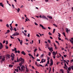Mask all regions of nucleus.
I'll return each instance as SVG.
<instances>
[{
    "instance_id": "f257e3e1",
    "label": "nucleus",
    "mask_w": 73,
    "mask_h": 73,
    "mask_svg": "<svg viewBox=\"0 0 73 73\" xmlns=\"http://www.w3.org/2000/svg\"><path fill=\"white\" fill-rule=\"evenodd\" d=\"M22 61L21 63H20L19 64L20 67L21 66L22 64L24 63V59L22 58H20L19 60H18V57L17 58V62H19V61Z\"/></svg>"
},
{
    "instance_id": "f03ea898",
    "label": "nucleus",
    "mask_w": 73,
    "mask_h": 73,
    "mask_svg": "<svg viewBox=\"0 0 73 73\" xmlns=\"http://www.w3.org/2000/svg\"><path fill=\"white\" fill-rule=\"evenodd\" d=\"M25 66L22 65V67H21V69H20V66H18L17 67V68L18 69H19V70H20L21 72H23H23H24V70H25Z\"/></svg>"
},
{
    "instance_id": "7ed1b4c3",
    "label": "nucleus",
    "mask_w": 73,
    "mask_h": 73,
    "mask_svg": "<svg viewBox=\"0 0 73 73\" xmlns=\"http://www.w3.org/2000/svg\"><path fill=\"white\" fill-rule=\"evenodd\" d=\"M71 68L72 70H73V65L72 66H70L68 68V70L69 71H70V70H71Z\"/></svg>"
},
{
    "instance_id": "20e7f679",
    "label": "nucleus",
    "mask_w": 73,
    "mask_h": 73,
    "mask_svg": "<svg viewBox=\"0 0 73 73\" xmlns=\"http://www.w3.org/2000/svg\"><path fill=\"white\" fill-rule=\"evenodd\" d=\"M69 41H70V42H71V44H73V38H71V39H69Z\"/></svg>"
},
{
    "instance_id": "39448f33",
    "label": "nucleus",
    "mask_w": 73,
    "mask_h": 73,
    "mask_svg": "<svg viewBox=\"0 0 73 73\" xmlns=\"http://www.w3.org/2000/svg\"><path fill=\"white\" fill-rule=\"evenodd\" d=\"M48 49H49V50H50V52H52L53 50H52L53 48L52 47H51V48L48 47Z\"/></svg>"
},
{
    "instance_id": "423d86ee",
    "label": "nucleus",
    "mask_w": 73,
    "mask_h": 73,
    "mask_svg": "<svg viewBox=\"0 0 73 73\" xmlns=\"http://www.w3.org/2000/svg\"><path fill=\"white\" fill-rule=\"evenodd\" d=\"M40 27H42V29H46V28H44V26L43 25H42L41 24H40Z\"/></svg>"
},
{
    "instance_id": "0eeeda50",
    "label": "nucleus",
    "mask_w": 73,
    "mask_h": 73,
    "mask_svg": "<svg viewBox=\"0 0 73 73\" xmlns=\"http://www.w3.org/2000/svg\"><path fill=\"white\" fill-rule=\"evenodd\" d=\"M21 53L22 54H23V55H26V53H25V52L24 51H22L21 52Z\"/></svg>"
},
{
    "instance_id": "6e6552de",
    "label": "nucleus",
    "mask_w": 73,
    "mask_h": 73,
    "mask_svg": "<svg viewBox=\"0 0 73 73\" xmlns=\"http://www.w3.org/2000/svg\"><path fill=\"white\" fill-rule=\"evenodd\" d=\"M14 35L15 36H18V35H19V33L17 32H15L14 33Z\"/></svg>"
},
{
    "instance_id": "1a4fd4ad",
    "label": "nucleus",
    "mask_w": 73,
    "mask_h": 73,
    "mask_svg": "<svg viewBox=\"0 0 73 73\" xmlns=\"http://www.w3.org/2000/svg\"><path fill=\"white\" fill-rule=\"evenodd\" d=\"M11 57L12 58L15 57V54L13 53H12Z\"/></svg>"
},
{
    "instance_id": "9d476101",
    "label": "nucleus",
    "mask_w": 73,
    "mask_h": 73,
    "mask_svg": "<svg viewBox=\"0 0 73 73\" xmlns=\"http://www.w3.org/2000/svg\"><path fill=\"white\" fill-rule=\"evenodd\" d=\"M0 5L2 7H4V4H3L2 3H0Z\"/></svg>"
},
{
    "instance_id": "9b49d317",
    "label": "nucleus",
    "mask_w": 73,
    "mask_h": 73,
    "mask_svg": "<svg viewBox=\"0 0 73 73\" xmlns=\"http://www.w3.org/2000/svg\"><path fill=\"white\" fill-rule=\"evenodd\" d=\"M45 62V60L43 59H42L41 60V62L42 63H43V62Z\"/></svg>"
},
{
    "instance_id": "f8f14e48",
    "label": "nucleus",
    "mask_w": 73,
    "mask_h": 73,
    "mask_svg": "<svg viewBox=\"0 0 73 73\" xmlns=\"http://www.w3.org/2000/svg\"><path fill=\"white\" fill-rule=\"evenodd\" d=\"M52 53L53 54V55L54 56H56V52H54V51H53L52 52Z\"/></svg>"
},
{
    "instance_id": "ddd939ff",
    "label": "nucleus",
    "mask_w": 73,
    "mask_h": 73,
    "mask_svg": "<svg viewBox=\"0 0 73 73\" xmlns=\"http://www.w3.org/2000/svg\"><path fill=\"white\" fill-rule=\"evenodd\" d=\"M9 32H10V30H7V32L5 33V34H7V33H8Z\"/></svg>"
},
{
    "instance_id": "4468645a",
    "label": "nucleus",
    "mask_w": 73,
    "mask_h": 73,
    "mask_svg": "<svg viewBox=\"0 0 73 73\" xmlns=\"http://www.w3.org/2000/svg\"><path fill=\"white\" fill-rule=\"evenodd\" d=\"M42 18L43 19H46V17L44 15H42Z\"/></svg>"
},
{
    "instance_id": "2eb2a0df",
    "label": "nucleus",
    "mask_w": 73,
    "mask_h": 73,
    "mask_svg": "<svg viewBox=\"0 0 73 73\" xmlns=\"http://www.w3.org/2000/svg\"><path fill=\"white\" fill-rule=\"evenodd\" d=\"M16 9V10H17L18 12V13L19 12L20 9L19 8H18V9Z\"/></svg>"
},
{
    "instance_id": "dca6fc26",
    "label": "nucleus",
    "mask_w": 73,
    "mask_h": 73,
    "mask_svg": "<svg viewBox=\"0 0 73 73\" xmlns=\"http://www.w3.org/2000/svg\"><path fill=\"white\" fill-rule=\"evenodd\" d=\"M7 56L8 57V58H10V55L8 54L7 55Z\"/></svg>"
},
{
    "instance_id": "f3484780",
    "label": "nucleus",
    "mask_w": 73,
    "mask_h": 73,
    "mask_svg": "<svg viewBox=\"0 0 73 73\" xmlns=\"http://www.w3.org/2000/svg\"><path fill=\"white\" fill-rule=\"evenodd\" d=\"M47 17H48V18H49V19H52V17L50 16H48Z\"/></svg>"
},
{
    "instance_id": "a211bd4d",
    "label": "nucleus",
    "mask_w": 73,
    "mask_h": 73,
    "mask_svg": "<svg viewBox=\"0 0 73 73\" xmlns=\"http://www.w3.org/2000/svg\"><path fill=\"white\" fill-rule=\"evenodd\" d=\"M13 65H11V64H10L9 65V67H10V68H12V67H13Z\"/></svg>"
},
{
    "instance_id": "6ab92c4d",
    "label": "nucleus",
    "mask_w": 73,
    "mask_h": 73,
    "mask_svg": "<svg viewBox=\"0 0 73 73\" xmlns=\"http://www.w3.org/2000/svg\"><path fill=\"white\" fill-rule=\"evenodd\" d=\"M60 70L61 72V73H64V71H63V70H62L61 69Z\"/></svg>"
},
{
    "instance_id": "aec40b11",
    "label": "nucleus",
    "mask_w": 73,
    "mask_h": 73,
    "mask_svg": "<svg viewBox=\"0 0 73 73\" xmlns=\"http://www.w3.org/2000/svg\"><path fill=\"white\" fill-rule=\"evenodd\" d=\"M12 50H13V51H15V50H16V48H14V49H12Z\"/></svg>"
},
{
    "instance_id": "412c9836",
    "label": "nucleus",
    "mask_w": 73,
    "mask_h": 73,
    "mask_svg": "<svg viewBox=\"0 0 73 73\" xmlns=\"http://www.w3.org/2000/svg\"><path fill=\"white\" fill-rule=\"evenodd\" d=\"M2 61H5V57H4L3 58H2Z\"/></svg>"
},
{
    "instance_id": "4be33fe9",
    "label": "nucleus",
    "mask_w": 73,
    "mask_h": 73,
    "mask_svg": "<svg viewBox=\"0 0 73 73\" xmlns=\"http://www.w3.org/2000/svg\"><path fill=\"white\" fill-rule=\"evenodd\" d=\"M21 45L23 44V40H21V41L20 42Z\"/></svg>"
},
{
    "instance_id": "5701e85b",
    "label": "nucleus",
    "mask_w": 73,
    "mask_h": 73,
    "mask_svg": "<svg viewBox=\"0 0 73 73\" xmlns=\"http://www.w3.org/2000/svg\"><path fill=\"white\" fill-rule=\"evenodd\" d=\"M3 46H0V49H1L3 48Z\"/></svg>"
},
{
    "instance_id": "b1692460",
    "label": "nucleus",
    "mask_w": 73,
    "mask_h": 73,
    "mask_svg": "<svg viewBox=\"0 0 73 73\" xmlns=\"http://www.w3.org/2000/svg\"><path fill=\"white\" fill-rule=\"evenodd\" d=\"M55 30H56L55 29H53V31L52 32L53 33H54V32H55Z\"/></svg>"
},
{
    "instance_id": "393cba45",
    "label": "nucleus",
    "mask_w": 73,
    "mask_h": 73,
    "mask_svg": "<svg viewBox=\"0 0 73 73\" xmlns=\"http://www.w3.org/2000/svg\"><path fill=\"white\" fill-rule=\"evenodd\" d=\"M8 44V42L7 40H6V44L7 45V44Z\"/></svg>"
},
{
    "instance_id": "a878e982",
    "label": "nucleus",
    "mask_w": 73,
    "mask_h": 73,
    "mask_svg": "<svg viewBox=\"0 0 73 73\" xmlns=\"http://www.w3.org/2000/svg\"><path fill=\"white\" fill-rule=\"evenodd\" d=\"M48 34L49 35H52V33H50V32H49Z\"/></svg>"
},
{
    "instance_id": "bb28decb",
    "label": "nucleus",
    "mask_w": 73,
    "mask_h": 73,
    "mask_svg": "<svg viewBox=\"0 0 73 73\" xmlns=\"http://www.w3.org/2000/svg\"><path fill=\"white\" fill-rule=\"evenodd\" d=\"M53 64V63L51 62V64H50V66H51V65H52Z\"/></svg>"
},
{
    "instance_id": "cd10ccee",
    "label": "nucleus",
    "mask_w": 73,
    "mask_h": 73,
    "mask_svg": "<svg viewBox=\"0 0 73 73\" xmlns=\"http://www.w3.org/2000/svg\"><path fill=\"white\" fill-rule=\"evenodd\" d=\"M50 62H51V63H53V60L52 59H50Z\"/></svg>"
},
{
    "instance_id": "c85d7f7f",
    "label": "nucleus",
    "mask_w": 73,
    "mask_h": 73,
    "mask_svg": "<svg viewBox=\"0 0 73 73\" xmlns=\"http://www.w3.org/2000/svg\"><path fill=\"white\" fill-rule=\"evenodd\" d=\"M15 71H16V72H19V70H18V69H15Z\"/></svg>"
},
{
    "instance_id": "c756f323",
    "label": "nucleus",
    "mask_w": 73,
    "mask_h": 73,
    "mask_svg": "<svg viewBox=\"0 0 73 73\" xmlns=\"http://www.w3.org/2000/svg\"><path fill=\"white\" fill-rule=\"evenodd\" d=\"M5 48L6 49H8V46L7 45L5 46Z\"/></svg>"
},
{
    "instance_id": "7c9ffc66",
    "label": "nucleus",
    "mask_w": 73,
    "mask_h": 73,
    "mask_svg": "<svg viewBox=\"0 0 73 73\" xmlns=\"http://www.w3.org/2000/svg\"><path fill=\"white\" fill-rule=\"evenodd\" d=\"M6 26L8 28H9V26L8 24H7L6 25Z\"/></svg>"
},
{
    "instance_id": "2f4dec72",
    "label": "nucleus",
    "mask_w": 73,
    "mask_h": 73,
    "mask_svg": "<svg viewBox=\"0 0 73 73\" xmlns=\"http://www.w3.org/2000/svg\"><path fill=\"white\" fill-rule=\"evenodd\" d=\"M36 61H40V60L37 59Z\"/></svg>"
},
{
    "instance_id": "473e14b6",
    "label": "nucleus",
    "mask_w": 73,
    "mask_h": 73,
    "mask_svg": "<svg viewBox=\"0 0 73 73\" xmlns=\"http://www.w3.org/2000/svg\"><path fill=\"white\" fill-rule=\"evenodd\" d=\"M16 28H15L14 29V30L15 32H16V31H17V30L16 29Z\"/></svg>"
},
{
    "instance_id": "72a5a7b5",
    "label": "nucleus",
    "mask_w": 73,
    "mask_h": 73,
    "mask_svg": "<svg viewBox=\"0 0 73 73\" xmlns=\"http://www.w3.org/2000/svg\"><path fill=\"white\" fill-rule=\"evenodd\" d=\"M66 32H69V30L68 29H67L66 30Z\"/></svg>"
},
{
    "instance_id": "f704fd0d",
    "label": "nucleus",
    "mask_w": 73,
    "mask_h": 73,
    "mask_svg": "<svg viewBox=\"0 0 73 73\" xmlns=\"http://www.w3.org/2000/svg\"><path fill=\"white\" fill-rule=\"evenodd\" d=\"M55 42H56V43H57V44H58V45H59V42H58L56 40L55 41Z\"/></svg>"
},
{
    "instance_id": "c9c22d12",
    "label": "nucleus",
    "mask_w": 73,
    "mask_h": 73,
    "mask_svg": "<svg viewBox=\"0 0 73 73\" xmlns=\"http://www.w3.org/2000/svg\"><path fill=\"white\" fill-rule=\"evenodd\" d=\"M51 72V68H50V69H49V73H50Z\"/></svg>"
},
{
    "instance_id": "e433bc0d",
    "label": "nucleus",
    "mask_w": 73,
    "mask_h": 73,
    "mask_svg": "<svg viewBox=\"0 0 73 73\" xmlns=\"http://www.w3.org/2000/svg\"><path fill=\"white\" fill-rule=\"evenodd\" d=\"M30 36V34L29 33L27 35V37H29Z\"/></svg>"
},
{
    "instance_id": "4c0bfd02",
    "label": "nucleus",
    "mask_w": 73,
    "mask_h": 73,
    "mask_svg": "<svg viewBox=\"0 0 73 73\" xmlns=\"http://www.w3.org/2000/svg\"><path fill=\"white\" fill-rule=\"evenodd\" d=\"M10 37L12 39H13V38L14 39V38H14L13 37H12V36H10Z\"/></svg>"
},
{
    "instance_id": "58836bf2",
    "label": "nucleus",
    "mask_w": 73,
    "mask_h": 73,
    "mask_svg": "<svg viewBox=\"0 0 73 73\" xmlns=\"http://www.w3.org/2000/svg\"><path fill=\"white\" fill-rule=\"evenodd\" d=\"M37 49H35V50H34V52H36V51H37Z\"/></svg>"
},
{
    "instance_id": "ea45409f",
    "label": "nucleus",
    "mask_w": 73,
    "mask_h": 73,
    "mask_svg": "<svg viewBox=\"0 0 73 73\" xmlns=\"http://www.w3.org/2000/svg\"><path fill=\"white\" fill-rule=\"evenodd\" d=\"M48 42H49V43H50V40H48Z\"/></svg>"
},
{
    "instance_id": "a19ab883",
    "label": "nucleus",
    "mask_w": 73,
    "mask_h": 73,
    "mask_svg": "<svg viewBox=\"0 0 73 73\" xmlns=\"http://www.w3.org/2000/svg\"><path fill=\"white\" fill-rule=\"evenodd\" d=\"M36 36H37V37H39V38H40V35H38V34H37L36 35Z\"/></svg>"
},
{
    "instance_id": "79ce46f5",
    "label": "nucleus",
    "mask_w": 73,
    "mask_h": 73,
    "mask_svg": "<svg viewBox=\"0 0 73 73\" xmlns=\"http://www.w3.org/2000/svg\"><path fill=\"white\" fill-rule=\"evenodd\" d=\"M17 40H18V41H19V42H20V41H21V40L20 39H19V38H17Z\"/></svg>"
},
{
    "instance_id": "37998d69",
    "label": "nucleus",
    "mask_w": 73,
    "mask_h": 73,
    "mask_svg": "<svg viewBox=\"0 0 73 73\" xmlns=\"http://www.w3.org/2000/svg\"><path fill=\"white\" fill-rule=\"evenodd\" d=\"M58 38L59 40H61V39L60 37H58Z\"/></svg>"
},
{
    "instance_id": "c03bdc74",
    "label": "nucleus",
    "mask_w": 73,
    "mask_h": 73,
    "mask_svg": "<svg viewBox=\"0 0 73 73\" xmlns=\"http://www.w3.org/2000/svg\"><path fill=\"white\" fill-rule=\"evenodd\" d=\"M53 25H54V26H55V27H57V25H56V24H53Z\"/></svg>"
},
{
    "instance_id": "a18cd8bd",
    "label": "nucleus",
    "mask_w": 73,
    "mask_h": 73,
    "mask_svg": "<svg viewBox=\"0 0 73 73\" xmlns=\"http://www.w3.org/2000/svg\"><path fill=\"white\" fill-rule=\"evenodd\" d=\"M12 58H11V60L12 61H13V59H14L15 57H13Z\"/></svg>"
},
{
    "instance_id": "49530a36",
    "label": "nucleus",
    "mask_w": 73,
    "mask_h": 73,
    "mask_svg": "<svg viewBox=\"0 0 73 73\" xmlns=\"http://www.w3.org/2000/svg\"><path fill=\"white\" fill-rule=\"evenodd\" d=\"M49 54H48V55L49 56H50V54H51V53L50 52H49Z\"/></svg>"
},
{
    "instance_id": "de8ad7c7",
    "label": "nucleus",
    "mask_w": 73,
    "mask_h": 73,
    "mask_svg": "<svg viewBox=\"0 0 73 73\" xmlns=\"http://www.w3.org/2000/svg\"><path fill=\"white\" fill-rule=\"evenodd\" d=\"M35 25H38V24H37L36 22H35Z\"/></svg>"
},
{
    "instance_id": "09e8293b",
    "label": "nucleus",
    "mask_w": 73,
    "mask_h": 73,
    "mask_svg": "<svg viewBox=\"0 0 73 73\" xmlns=\"http://www.w3.org/2000/svg\"><path fill=\"white\" fill-rule=\"evenodd\" d=\"M64 63H65V62L66 63L67 62V61H66L65 60H64Z\"/></svg>"
},
{
    "instance_id": "8fccbe9b",
    "label": "nucleus",
    "mask_w": 73,
    "mask_h": 73,
    "mask_svg": "<svg viewBox=\"0 0 73 73\" xmlns=\"http://www.w3.org/2000/svg\"><path fill=\"white\" fill-rule=\"evenodd\" d=\"M31 57L32 58H33V59H35V58L33 57V56H32V55H31Z\"/></svg>"
},
{
    "instance_id": "3c124183",
    "label": "nucleus",
    "mask_w": 73,
    "mask_h": 73,
    "mask_svg": "<svg viewBox=\"0 0 73 73\" xmlns=\"http://www.w3.org/2000/svg\"><path fill=\"white\" fill-rule=\"evenodd\" d=\"M48 66V63H46L45 65V66Z\"/></svg>"
},
{
    "instance_id": "603ef678",
    "label": "nucleus",
    "mask_w": 73,
    "mask_h": 73,
    "mask_svg": "<svg viewBox=\"0 0 73 73\" xmlns=\"http://www.w3.org/2000/svg\"><path fill=\"white\" fill-rule=\"evenodd\" d=\"M39 66H41L42 67L44 68V66H42V65L41 64H39Z\"/></svg>"
},
{
    "instance_id": "864d4df0",
    "label": "nucleus",
    "mask_w": 73,
    "mask_h": 73,
    "mask_svg": "<svg viewBox=\"0 0 73 73\" xmlns=\"http://www.w3.org/2000/svg\"><path fill=\"white\" fill-rule=\"evenodd\" d=\"M10 30L11 31H12V30L13 31H14V29H11V28H10Z\"/></svg>"
},
{
    "instance_id": "5fc2aeb1",
    "label": "nucleus",
    "mask_w": 73,
    "mask_h": 73,
    "mask_svg": "<svg viewBox=\"0 0 73 73\" xmlns=\"http://www.w3.org/2000/svg\"><path fill=\"white\" fill-rule=\"evenodd\" d=\"M12 36H13V37H14V36H15V33H14V34H13L12 35Z\"/></svg>"
},
{
    "instance_id": "6e6d98bb",
    "label": "nucleus",
    "mask_w": 73,
    "mask_h": 73,
    "mask_svg": "<svg viewBox=\"0 0 73 73\" xmlns=\"http://www.w3.org/2000/svg\"><path fill=\"white\" fill-rule=\"evenodd\" d=\"M32 68L33 69H35V68L34 67V66H32Z\"/></svg>"
},
{
    "instance_id": "4d7b16f0",
    "label": "nucleus",
    "mask_w": 73,
    "mask_h": 73,
    "mask_svg": "<svg viewBox=\"0 0 73 73\" xmlns=\"http://www.w3.org/2000/svg\"><path fill=\"white\" fill-rule=\"evenodd\" d=\"M17 52L18 53H20V51L19 50H18V51H17Z\"/></svg>"
},
{
    "instance_id": "13d9d810",
    "label": "nucleus",
    "mask_w": 73,
    "mask_h": 73,
    "mask_svg": "<svg viewBox=\"0 0 73 73\" xmlns=\"http://www.w3.org/2000/svg\"><path fill=\"white\" fill-rule=\"evenodd\" d=\"M12 7H13V8H15V7L14 6V5L13 4H12Z\"/></svg>"
},
{
    "instance_id": "bf43d9fd",
    "label": "nucleus",
    "mask_w": 73,
    "mask_h": 73,
    "mask_svg": "<svg viewBox=\"0 0 73 73\" xmlns=\"http://www.w3.org/2000/svg\"><path fill=\"white\" fill-rule=\"evenodd\" d=\"M26 21H28V19H25V22H26Z\"/></svg>"
},
{
    "instance_id": "052dcab7",
    "label": "nucleus",
    "mask_w": 73,
    "mask_h": 73,
    "mask_svg": "<svg viewBox=\"0 0 73 73\" xmlns=\"http://www.w3.org/2000/svg\"><path fill=\"white\" fill-rule=\"evenodd\" d=\"M15 53L16 54L17 53V51L16 50H15Z\"/></svg>"
},
{
    "instance_id": "680f3d73",
    "label": "nucleus",
    "mask_w": 73,
    "mask_h": 73,
    "mask_svg": "<svg viewBox=\"0 0 73 73\" xmlns=\"http://www.w3.org/2000/svg\"><path fill=\"white\" fill-rule=\"evenodd\" d=\"M5 42V40H4L3 42V44H4Z\"/></svg>"
},
{
    "instance_id": "e2e57ef3",
    "label": "nucleus",
    "mask_w": 73,
    "mask_h": 73,
    "mask_svg": "<svg viewBox=\"0 0 73 73\" xmlns=\"http://www.w3.org/2000/svg\"><path fill=\"white\" fill-rule=\"evenodd\" d=\"M67 73H70V72H69V70H67Z\"/></svg>"
},
{
    "instance_id": "0e129e2a",
    "label": "nucleus",
    "mask_w": 73,
    "mask_h": 73,
    "mask_svg": "<svg viewBox=\"0 0 73 73\" xmlns=\"http://www.w3.org/2000/svg\"><path fill=\"white\" fill-rule=\"evenodd\" d=\"M64 57H66V55H64Z\"/></svg>"
},
{
    "instance_id": "69168bd1",
    "label": "nucleus",
    "mask_w": 73,
    "mask_h": 73,
    "mask_svg": "<svg viewBox=\"0 0 73 73\" xmlns=\"http://www.w3.org/2000/svg\"><path fill=\"white\" fill-rule=\"evenodd\" d=\"M39 54H37V55H36V57H38V56Z\"/></svg>"
},
{
    "instance_id": "338daca9",
    "label": "nucleus",
    "mask_w": 73,
    "mask_h": 73,
    "mask_svg": "<svg viewBox=\"0 0 73 73\" xmlns=\"http://www.w3.org/2000/svg\"><path fill=\"white\" fill-rule=\"evenodd\" d=\"M24 35H25V36H27V34H26V33H24Z\"/></svg>"
},
{
    "instance_id": "774afa93",
    "label": "nucleus",
    "mask_w": 73,
    "mask_h": 73,
    "mask_svg": "<svg viewBox=\"0 0 73 73\" xmlns=\"http://www.w3.org/2000/svg\"><path fill=\"white\" fill-rule=\"evenodd\" d=\"M72 62H73V59H72V60H71V61H70V62H71V63Z\"/></svg>"
}]
</instances>
